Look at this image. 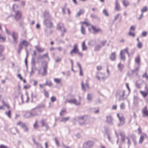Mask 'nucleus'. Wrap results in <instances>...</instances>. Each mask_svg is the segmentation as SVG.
<instances>
[{
  "instance_id": "nucleus-1",
  "label": "nucleus",
  "mask_w": 148,
  "mask_h": 148,
  "mask_svg": "<svg viewBox=\"0 0 148 148\" xmlns=\"http://www.w3.org/2000/svg\"><path fill=\"white\" fill-rule=\"evenodd\" d=\"M126 53L129 56V49L128 47H126L124 49L121 50L120 53V58L123 61H125L126 59V56L125 55Z\"/></svg>"
},
{
  "instance_id": "nucleus-2",
  "label": "nucleus",
  "mask_w": 148,
  "mask_h": 148,
  "mask_svg": "<svg viewBox=\"0 0 148 148\" xmlns=\"http://www.w3.org/2000/svg\"><path fill=\"white\" fill-rule=\"evenodd\" d=\"M88 118V116L87 115L79 116L78 118V122L80 124H83Z\"/></svg>"
},
{
  "instance_id": "nucleus-3",
  "label": "nucleus",
  "mask_w": 148,
  "mask_h": 148,
  "mask_svg": "<svg viewBox=\"0 0 148 148\" xmlns=\"http://www.w3.org/2000/svg\"><path fill=\"white\" fill-rule=\"evenodd\" d=\"M88 30L90 32L93 31L94 34L98 33L101 32V29L97 27L92 25H91L88 27Z\"/></svg>"
},
{
  "instance_id": "nucleus-4",
  "label": "nucleus",
  "mask_w": 148,
  "mask_h": 148,
  "mask_svg": "<svg viewBox=\"0 0 148 148\" xmlns=\"http://www.w3.org/2000/svg\"><path fill=\"white\" fill-rule=\"evenodd\" d=\"M57 28V29L60 30L62 32V36H63L64 33H66V32L64 24L62 23H60L58 24Z\"/></svg>"
},
{
  "instance_id": "nucleus-5",
  "label": "nucleus",
  "mask_w": 148,
  "mask_h": 148,
  "mask_svg": "<svg viewBox=\"0 0 148 148\" xmlns=\"http://www.w3.org/2000/svg\"><path fill=\"white\" fill-rule=\"evenodd\" d=\"M48 68L47 66L46 65L43 68V70L39 69L38 71V73L39 74L44 76L47 74V71Z\"/></svg>"
},
{
  "instance_id": "nucleus-6",
  "label": "nucleus",
  "mask_w": 148,
  "mask_h": 148,
  "mask_svg": "<svg viewBox=\"0 0 148 148\" xmlns=\"http://www.w3.org/2000/svg\"><path fill=\"white\" fill-rule=\"evenodd\" d=\"M22 13L19 10H17L15 12L14 14V18L16 21H18L21 19L22 17Z\"/></svg>"
},
{
  "instance_id": "nucleus-7",
  "label": "nucleus",
  "mask_w": 148,
  "mask_h": 148,
  "mask_svg": "<svg viewBox=\"0 0 148 148\" xmlns=\"http://www.w3.org/2000/svg\"><path fill=\"white\" fill-rule=\"evenodd\" d=\"M11 36L13 38V42L16 44L18 41V34L17 33L12 32Z\"/></svg>"
},
{
  "instance_id": "nucleus-8",
  "label": "nucleus",
  "mask_w": 148,
  "mask_h": 148,
  "mask_svg": "<svg viewBox=\"0 0 148 148\" xmlns=\"http://www.w3.org/2000/svg\"><path fill=\"white\" fill-rule=\"evenodd\" d=\"M95 78L99 80L105 79V74L103 73H97L95 75Z\"/></svg>"
},
{
  "instance_id": "nucleus-9",
  "label": "nucleus",
  "mask_w": 148,
  "mask_h": 148,
  "mask_svg": "<svg viewBox=\"0 0 148 148\" xmlns=\"http://www.w3.org/2000/svg\"><path fill=\"white\" fill-rule=\"evenodd\" d=\"M79 50L78 48L77 44H75L73 46V49L70 51V53L71 56H73V53H76Z\"/></svg>"
},
{
  "instance_id": "nucleus-10",
  "label": "nucleus",
  "mask_w": 148,
  "mask_h": 148,
  "mask_svg": "<svg viewBox=\"0 0 148 148\" xmlns=\"http://www.w3.org/2000/svg\"><path fill=\"white\" fill-rule=\"evenodd\" d=\"M67 102L71 103H73L76 105H79L80 104V102L77 101L75 99H72L68 100H66L65 103H66Z\"/></svg>"
},
{
  "instance_id": "nucleus-11",
  "label": "nucleus",
  "mask_w": 148,
  "mask_h": 148,
  "mask_svg": "<svg viewBox=\"0 0 148 148\" xmlns=\"http://www.w3.org/2000/svg\"><path fill=\"white\" fill-rule=\"evenodd\" d=\"M81 87L82 89L84 90H86L89 88V84L88 82H86L84 84L83 81L81 82Z\"/></svg>"
},
{
  "instance_id": "nucleus-12",
  "label": "nucleus",
  "mask_w": 148,
  "mask_h": 148,
  "mask_svg": "<svg viewBox=\"0 0 148 148\" xmlns=\"http://www.w3.org/2000/svg\"><path fill=\"white\" fill-rule=\"evenodd\" d=\"M142 113L143 114V116L148 117V110L147 106H145L143 109Z\"/></svg>"
},
{
  "instance_id": "nucleus-13",
  "label": "nucleus",
  "mask_w": 148,
  "mask_h": 148,
  "mask_svg": "<svg viewBox=\"0 0 148 148\" xmlns=\"http://www.w3.org/2000/svg\"><path fill=\"white\" fill-rule=\"evenodd\" d=\"M116 52H113L111 53L110 58L112 61H114L116 59Z\"/></svg>"
},
{
  "instance_id": "nucleus-14",
  "label": "nucleus",
  "mask_w": 148,
  "mask_h": 148,
  "mask_svg": "<svg viewBox=\"0 0 148 148\" xmlns=\"http://www.w3.org/2000/svg\"><path fill=\"white\" fill-rule=\"evenodd\" d=\"M21 99L23 102H28L29 101V98L27 95L25 96L22 95Z\"/></svg>"
},
{
  "instance_id": "nucleus-15",
  "label": "nucleus",
  "mask_w": 148,
  "mask_h": 148,
  "mask_svg": "<svg viewBox=\"0 0 148 148\" xmlns=\"http://www.w3.org/2000/svg\"><path fill=\"white\" fill-rule=\"evenodd\" d=\"M117 116L120 122L122 123H125V119L123 115L121 116L119 114H117Z\"/></svg>"
},
{
  "instance_id": "nucleus-16",
  "label": "nucleus",
  "mask_w": 148,
  "mask_h": 148,
  "mask_svg": "<svg viewBox=\"0 0 148 148\" xmlns=\"http://www.w3.org/2000/svg\"><path fill=\"white\" fill-rule=\"evenodd\" d=\"M115 9L117 11H119L121 10L120 5L117 0H116L115 1Z\"/></svg>"
},
{
  "instance_id": "nucleus-17",
  "label": "nucleus",
  "mask_w": 148,
  "mask_h": 148,
  "mask_svg": "<svg viewBox=\"0 0 148 148\" xmlns=\"http://www.w3.org/2000/svg\"><path fill=\"white\" fill-rule=\"evenodd\" d=\"M62 11L64 14L67 13L69 14H70L69 10V9L66 7V5H65L64 7L62 9Z\"/></svg>"
},
{
  "instance_id": "nucleus-18",
  "label": "nucleus",
  "mask_w": 148,
  "mask_h": 148,
  "mask_svg": "<svg viewBox=\"0 0 148 148\" xmlns=\"http://www.w3.org/2000/svg\"><path fill=\"white\" fill-rule=\"evenodd\" d=\"M94 144V143L93 142L90 141H87L85 143V145L89 147H92Z\"/></svg>"
},
{
  "instance_id": "nucleus-19",
  "label": "nucleus",
  "mask_w": 148,
  "mask_h": 148,
  "mask_svg": "<svg viewBox=\"0 0 148 148\" xmlns=\"http://www.w3.org/2000/svg\"><path fill=\"white\" fill-rule=\"evenodd\" d=\"M135 61L136 63H137L138 66L140 64V58L139 56H138L135 58Z\"/></svg>"
},
{
  "instance_id": "nucleus-20",
  "label": "nucleus",
  "mask_w": 148,
  "mask_h": 148,
  "mask_svg": "<svg viewBox=\"0 0 148 148\" xmlns=\"http://www.w3.org/2000/svg\"><path fill=\"white\" fill-rule=\"evenodd\" d=\"M20 42L25 47H27L29 45V43L26 40H23L21 41Z\"/></svg>"
},
{
  "instance_id": "nucleus-21",
  "label": "nucleus",
  "mask_w": 148,
  "mask_h": 148,
  "mask_svg": "<svg viewBox=\"0 0 148 148\" xmlns=\"http://www.w3.org/2000/svg\"><path fill=\"white\" fill-rule=\"evenodd\" d=\"M23 48V46L22 44L20 42L18 46V49L17 51L19 54H20L21 51Z\"/></svg>"
},
{
  "instance_id": "nucleus-22",
  "label": "nucleus",
  "mask_w": 148,
  "mask_h": 148,
  "mask_svg": "<svg viewBox=\"0 0 148 148\" xmlns=\"http://www.w3.org/2000/svg\"><path fill=\"white\" fill-rule=\"evenodd\" d=\"M82 51L86 50H87V47L86 45L85 41L83 42L82 45Z\"/></svg>"
},
{
  "instance_id": "nucleus-23",
  "label": "nucleus",
  "mask_w": 148,
  "mask_h": 148,
  "mask_svg": "<svg viewBox=\"0 0 148 148\" xmlns=\"http://www.w3.org/2000/svg\"><path fill=\"white\" fill-rule=\"evenodd\" d=\"M147 136V135L145 134H144L143 135L141 136L139 140V143H142L145 137H146Z\"/></svg>"
},
{
  "instance_id": "nucleus-24",
  "label": "nucleus",
  "mask_w": 148,
  "mask_h": 148,
  "mask_svg": "<svg viewBox=\"0 0 148 148\" xmlns=\"http://www.w3.org/2000/svg\"><path fill=\"white\" fill-rule=\"evenodd\" d=\"M66 110L65 108H62L60 111L59 114L61 116H63L64 114L66 113Z\"/></svg>"
},
{
  "instance_id": "nucleus-25",
  "label": "nucleus",
  "mask_w": 148,
  "mask_h": 148,
  "mask_svg": "<svg viewBox=\"0 0 148 148\" xmlns=\"http://www.w3.org/2000/svg\"><path fill=\"white\" fill-rule=\"evenodd\" d=\"M80 24L81 25L84 26L85 25H86V26H89L90 25L89 23L87 21H84L81 22H80Z\"/></svg>"
},
{
  "instance_id": "nucleus-26",
  "label": "nucleus",
  "mask_w": 148,
  "mask_h": 148,
  "mask_svg": "<svg viewBox=\"0 0 148 148\" xmlns=\"http://www.w3.org/2000/svg\"><path fill=\"white\" fill-rule=\"evenodd\" d=\"M140 92L143 97H146L148 95V89H147V92L140 91Z\"/></svg>"
},
{
  "instance_id": "nucleus-27",
  "label": "nucleus",
  "mask_w": 148,
  "mask_h": 148,
  "mask_svg": "<svg viewBox=\"0 0 148 148\" xmlns=\"http://www.w3.org/2000/svg\"><path fill=\"white\" fill-rule=\"evenodd\" d=\"M24 116L26 118L31 117V116L30 111L25 112L24 115Z\"/></svg>"
},
{
  "instance_id": "nucleus-28",
  "label": "nucleus",
  "mask_w": 148,
  "mask_h": 148,
  "mask_svg": "<svg viewBox=\"0 0 148 148\" xmlns=\"http://www.w3.org/2000/svg\"><path fill=\"white\" fill-rule=\"evenodd\" d=\"M70 119V117L69 116L65 117H63L62 118L60 121L61 122H66L68 121Z\"/></svg>"
},
{
  "instance_id": "nucleus-29",
  "label": "nucleus",
  "mask_w": 148,
  "mask_h": 148,
  "mask_svg": "<svg viewBox=\"0 0 148 148\" xmlns=\"http://www.w3.org/2000/svg\"><path fill=\"white\" fill-rule=\"evenodd\" d=\"M124 65L121 63H119L118 65V67L119 70L121 71L124 68Z\"/></svg>"
},
{
  "instance_id": "nucleus-30",
  "label": "nucleus",
  "mask_w": 148,
  "mask_h": 148,
  "mask_svg": "<svg viewBox=\"0 0 148 148\" xmlns=\"http://www.w3.org/2000/svg\"><path fill=\"white\" fill-rule=\"evenodd\" d=\"M122 3L125 7H127L129 5V2L127 0H123L122 1Z\"/></svg>"
},
{
  "instance_id": "nucleus-31",
  "label": "nucleus",
  "mask_w": 148,
  "mask_h": 148,
  "mask_svg": "<svg viewBox=\"0 0 148 148\" xmlns=\"http://www.w3.org/2000/svg\"><path fill=\"white\" fill-rule=\"evenodd\" d=\"M6 37L5 36H2L0 34V42H4L5 41Z\"/></svg>"
},
{
  "instance_id": "nucleus-32",
  "label": "nucleus",
  "mask_w": 148,
  "mask_h": 148,
  "mask_svg": "<svg viewBox=\"0 0 148 148\" xmlns=\"http://www.w3.org/2000/svg\"><path fill=\"white\" fill-rule=\"evenodd\" d=\"M33 127L34 129H38L39 127V126L38 124V123L37 120L35 121V123L34 124Z\"/></svg>"
},
{
  "instance_id": "nucleus-33",
  "label": "nucleus",
  "mask_w": 148,
  "mask_h": 148,
  "mask_svg": "<svg viewBox=\"0 0 148 148\" xmlns=\"http://www.w3.org/2000/svg\"><path fill=\"white\" fill-rule=\"evenodd\" d=\"M84 12V10L80 9L77 14V16H79L83 14Z\"/></svg>"
},
{
  "instance_id": "nucleus-34",
  "label": "nucleus",
  "mask_w": 148,
  "mask_h": 148,
  "mask_svg": "<svg viewBox=\"0 0 148 148\" xmlns=\"http://www.w3.org/2000/svg\"><path fill=\"white\" fill-rule=\"evenodd\" d=\"M112 119L110 116H107L106 117V121L108 123H111L112 121Z\"/></svg>"
},
{
  "instance_id": "nucleus-35",
  "label": "nucleus",
  "mask_w": 148,
  "mask_h": 148,
  "mask_svg": "<svg viewBox=\"0 0 148 148\" xmlns=\"http://www.w3.org/2000/svg\"><path fill=\"white\" fill-rule=\"evenodd\" d=\"M5 113L9 118H11V111L10 110H9L8 111H6Z\"/></svg>"
},
{
  "instance_id": "nucleus-36",
  "label": "nucleus",
  "mask_w": 148,
  "mask_h": 148,
  "mask_svg": "<svg viewBox=\"0 0 148 148\" xmlns=\"http://www.w3.org/2000/svg\"><path fill=\"white\" fill-rule=\"evenodd\" d=\"M21 127L24 128V130L25 131H27L29 130L28 127L26 125L25 123Z\"/></svg>"
},
{
  "instance_id": "nucleus-37",
  "label": "nucleus",
  "mask_w": 148,
  "mask_h": 148,
  "mask_svg": "<svg viewBox=\"0 0 148 148\" xmlns=\"http://www.w3.org/2000/svg\"><path fill=\"white\" fill-rule=\"evenodd\" d=\"M44 94L46 98H48L49 97V93L48 91H46L45 88H44Z\"/></svg>"
},
{
  "instance_id": "nucleus-38",
  "label": "nucleus",
  "mask_w": 148,
  "mask_h": 148,
  "mask_svg": "<svg viewBox=\"0 0 148 148\" xmlns=\"http://www.w3.org/2000/svg\"><path fill=\"white\" fill-rule=\"evenodd\" d=\"M76 54L79 57L81 58L83 56V54L82 52H80L79 50Z\"/></svg>"
},
{
  "instance_id": "nucleus-39",
  "label": "nucleus",
  "mask_w": 148,
  "mask_h": 148,
  "mask_svg": "<svg viewBox=\"0 0 148 148\" xmlns=\"http://www.w3.org/2000/svg\"><path fill=\"white\" fill-rule=\"evenodd\" d=\"M81 31L82 33L83 34H85L86 33V30L84 26L81 25Z\"/></svg>"
},
{
  "instance_id": "nucleus-40",
  "label": "nucleus",
  "mask_w": 148,
  "mask_h": 148,
  "mask_svg": "<svg viewBox=\"0 0 148 148\" xmlns=\"http://www.w3.org/2000/svg\"><path fill=\"white\" fill-rule=\"evenodd\" d=\"M148 10V8L147 6H145L141 10L142 13H143L145 12H146Z\"/></svg>"
},
{
  "instance_id": "nucleus-41",
  "label": "nucleus",
  "mask_w": 148,
  "mask_h": 148,
  "mask_svg": "<svg viewBox=\"0 0 148 148\" xmlns=\"http://www.w3.org/2000/svg\"><path fill=\"white\" fill-rule=\"evenodd\" d=\"M137 46L139 49L142 48L143 47V44L141 42H138Z\"/></svg>"
},
{
  "instance_id": "nucleus-42",
  "label": "nucleus",
  "mask_w": 148,
  "mask_h": 148,
  "mask_svg": "<svg viewBox=\"0 0 148 148\" xmlns=\"http://www.w3.org/2000/svg\"><path fill=\"white\" fill-rule=\"evenodd\" d=\"M45 85H48L49 86H51L52 85V83L51 81H47L45 84Z\"/></svg>"
},
{
  "instance_id": "nucleus-43",
  "label": "nucleus",
  "mask_w": 148,
  "mask_h": 148,
  "mask_svg": "<svg viewBox=\"0 0 148 148\" xmlns=\"http://www.w3.org/2000/svg\"><path fill=\"white\" fill-rule=\"evenodd\" d=\"M54 81L55 82L57 83H60L61 82V79L58 78H54Z\"/></svg>"
},
{
  "instance_id": "nucleus-44",
  "label": "nucleus",
  "mask_w": 148,
  "mask_h": 148,
  "mask_svg": "<svg viewBox=\"0 0 148 148\" xmlns=\"http://www.w3.org/2000/svg\"><path fill=\"white\" fill-rule=\"evenodd\" d=\"M30 87L31 85H24L23 87V88L25 90H27L30 88Z\"/></svg>"
},
{
  "instance_id": "nucleus-45",
  "label": "nucleus",
  "mask_w": 148,
  "mask_h": 148,
  "mask_svg": "<svg viewBox=\"0 0 148 148\" xmlns=\"http://www.w3.org/2000/svg\"><path fill=\"white\" fill-rule=\"evenodd\" d=\"M48 54L47 53H46L45 54H43L40 57L41 58H48Z\"/></svg>"
},
{
  "instance_id": "nucleus-46",
  "label": "nucleus",
  "mask_w": 148,
  "mask_h": 148,
  "mask_svg": "<svg viewBox=\"0 0 148 148\" xmlns=\"http://www.w3.org/2000/svg\"><path fill=\"white\" fill-rule=\"evenodd\" d=\"M41 126L44 127L45 126V125L46 124V123L45 122L43 119H42L41 121Z\"/></svg>"
},
{
  "instance_id": "nucleus-47",
  "label": "nucleus",
  "mask_w": 148,
  "mask_h": 148,
  "mask_svg": "<svg viewBox=\"0 0 148 148\" xmlns=\"http://www.w3.org/2000/svg\"><path fill=\"white\" fill-rule=\"evenodd\" d=\"M140 81V80H138L137 81L136 84V86L137 87V88H140V85L141 84V83L140 84H139L138 83V82Z\"/></svg>"
},
{
  "instance_id": "nucleus-48",
  "label": "nucleus",
  "mask_w": 148,
  "mask_h": 148,
  "mask_svg": "<svg viewBox=\"0 0 148 148\" xmlns=\"http://www.w3.org/2000/svg\"><path fill=\"white\" fill-rule=\"evenodd\" d=\"M56 100V98L54 96H52L51 98V101L52 102H54Z\"/></svg>"
},
{
  "instance_id": "nucleus-49",
  "label": "nucleus",
  "mask_w": 148,
  "mask_h": 148,
  "mask_svg": "<svg viewBox=\"0 0 148 148\" xmlns=\"http://www.w3.org/2000/svg\"><path fill=\"white\" fill-rule=\"evenodd\" d=\"M36 49L39 52H43L45 50L44 49L40 48H37Z\"/></svg>"
},
{
  "instance_id": "nucleus-50",
  "label": "nucleus",
  "mask_w": 148,
  "mask_h": 148,
  "mask_svg": "<svg viewBox=\"0 0 148 148\" xmlns=\"http://www.w3.org/2000/svg\"><path fill=\"white\" fill-rule=\"evenodd\" d=\"M5 59V57L4 55H2L1 53H0V60H3Z\"/></svg>"
},
{
  "instance_id": "nucleus-51",
  "label": "nucleus",
  "mask_w": 148,
  "mask_h": 148,
  "mask_svg": "<svg viewBox=\"0 0 148 148\" xmlns=\"http://www.w3.org/2000/svg\"><path fill=\"white\" fill-rule=\"evenodd\" d=\"M103 14L106 16H108L109 15L108 13L107 10L106 9H104L103 11Z\"/></svg>"
},
{
  "instance_id": "nucleus-52",
  "label": "nucleus",
  "mask_w": 148,
  "mask_h": 148,
  "mask_svg": "<svg viewBox=\"0 0 148 148\" xmlns=\"http://www.w3.org/2000/svg\"><path fill=\"white\" fill-rule=\"evenodd\" d=\"M125 104L124 103H122L120 105V108L121 109H124L125 108Z\"/></svg>"
},
{
  "instance_id": "nucleus-53",
  "label": "nucleus",
  "mask_w": 148,
  "mask_h": 148,
  "mask_svg": "<svg viewBox=\"0 0 148 148\" xmlns=\"http://www.w3.org/2000/svg\"><path fill=\"white\" fill-rule=\"evenodd\" d=\"M140 66H138L134 70L132 71V72L133 73H134L135 72H137L138 71L139 69Z\"/></svg>"
},
{
  "instance_id": "nucleus-54",
  "label": "nucleus",
  "mask_w": 148,
  "mask_h": 148,
  "mask_svg": "<svg viewBox=\"0 0 148 148\" xmlns=\"http://www.w3.org/2000/svg\"><path fill=\"white\" fill-rule=\"evenodd\" d=\"M87 99L88 100H91L92 98V97L91 95L90 94H88L87 95Z\"/></svg>"
},
{
  "instance_id": "nucleus-55",
  "label": "nucleus",
  "mask_w": 148,
  "mask_h": 148,
  "mask_svg": "<svg viewBox=\"0 0 148 148\" xmlns=\"http://www.w3.org/2000/svg\"><path fill=\"white\" fill-rule=\"evenodd\" d=\"M24 123L21 121H19L16 124L18 125H21V127H22Z\"/></svg>"
},
{
  "instance_id": "nucleus-56",
  "label": "nucleus",
  "mask_w": 148,
  "mask_h": 148,
  "mask_svg": "<svg viewBox=\"0 0 148 148\" xmlns=\"http://www.w3.org/2000/svg\"><path fill=\"white\" fill-rule=\"evenodd\" d=\"M4 48L3 46L1 45H0V53H1L4 50Z\"/></svg>"
},
{
  "instance_id": "nucleus-57",
  "label": "nucleus",
  "mask_w": 148,
  "mask_h": 148,
  "mask_svg": "<svg viewBox=\"0 0 148 148\" xmlns=\"http://www.w3.org/2000/svg\"><path fill=\"white\" fill-rule=\"evenodd\" d=\"M143 77L146 78L147 80H148V75L147 73H145L143 76Z\"/></svg>"
},
{
  "instance_id": "nucleus-58",
  "label": "nucleus",
  "mask_w": 148,
  "mask_h": 148,
  "mask_svg": "<svg viewBox=\"0 0 148 148\" xmlns=\"http://www.w3.org/2000/svg\"><path fill=\"white\" fill-rule=\"evenodd\" d=\"M102 68V67L101 66H98L97 67V69L98 71H100Z\"/></svg>"
},
{
  "instance_id": "nucleus-59",
  "label": "nucleus",
  "mask_w": 148,
  "mask_h": 148,
  "mask_svg": "<svg viewBox=\"0 0 148 148\" xmlns=\"http://www.w3.org/2000/svg\"><path fill=\"white\" fill-rule=\"evenodd\" d=\"M129 35L130 36H135V34L133 32H130L129 33Z\"/></svg>"
},
{
  "instance_id": "nucleus-60",
  "label": "nucleus",
  "mask_w": 148,
  "mask_h": 148,
  "mask_svg": "<svg viewBox=\"0 0 148 148\" xmlns=\"http://www.w3.org/2000/svg\"><path fill=\"white\" fill-rule=\"evenodd\" d=\"M147 34V32H143L142 33V36L144 37Z\"/></svg>"
},
{
  "instance_id": "nucleus-61",
  "label": "nucleus",
  "mask_w": 148,
  "mask_h": 148,
  "mask_svg": "<svg viewBox=\"0 0 148 148\" xmlns=\"http://www.w3.org/2000/svg\"><path fill=\"white\" fill-rule=\"evenodd\" d=\"M32 111V113H33V114L34 115V116H35L36 115H38L37 111H36L34 110H33Z\"/></svg>"
},
{
  "instance_id": "nucleus-62",
  "label": "nucleus",
  "mask_w": 148,
  "mask_h": 148,
  "mask_svg": "<svg viewBox=\"0 0 148 148\" xmlns=\"http://www.w3.org/2000/svg\"><path fill=\"white\" fill-rule=\"evenodd\" d=\"M106 42H107L105 40V41L102 42L101 43V44L102 46H103V45H104L106 44Z\"/></svg>"
},
{
  "instance_id": "nucleus-63",
  "label": "nucleus",
  "mask_w": 148,
  "mask_h": 148,
  "mask_svg": "<svg viewBox=\"0 0 148 148\" xmlns=\"http://www.w3.org/2000/svg\"><path fill=\"white\" fill-rule=\"evenodd\" d=\"M53 25L52 23L51 22H49V26L48 27L49 28H51V27H53Z\"/></svg>"
},
{
  "instance_id": "nucleus-64",
  "label": "nucleus",
  "mask_w": 148,
  "mask_h": 148,
  "mask_svg": "<svg viewBox=\"0 0 148 148\" xmlns=\"http://www.w3.org/2000/svg\"><path fill=\"white\" fill-rule=\"evenodd\" d=\"M0 148H8L6 146L3 145H0Z\"/></svg>"
}]
</instances>
